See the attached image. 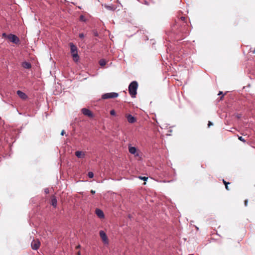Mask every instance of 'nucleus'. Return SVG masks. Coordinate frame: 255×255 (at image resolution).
Instances as JSON below:
<instances>
[{
  "label": "nucleus",
  "instance_id": "33",
  "mask_svg": "<svg viewBox=\"0 0 255 255\" xmlns=\"http://www.w3.org/2000/svg\"><path fill=\"white\" fill-rule=\"evenodd\" d=\"M222 92H220V93H219V95H221V94H222Z\"/></svg>",
  "mask_w": 255,
  "mask_h": 255
},
{
  "label": "nucleus",
  "instance_id": "6",
  "mask_svg": "<svg viewBox=\"0 0 255 255\" xmlns=\"http://www.w3.org/2000/svg\"><path fill=\"white\" fill-rule=\"evenodd\" d=\"M100 236L102 239L103 242L105 244H108V238L106 235V234L103 231H100Z\"/></svg>",
  "mask_w": 255,
  "mask_h": 255
},
{
  "label": "nucleus",
  "instance_id": "21",
  "mask_svg": "<svg viewBox=\"0 0 255 255\" xmlns=\"http://www.w3.org/2000/svg\"><path fill=\"white\" fill-rule=\"evenodd\" d=\"M80 20L83 21H86V20L85 16L83 15H80Z\"/></svg>",
  "mask_w": 255,
  "mask_h": 255
},
{
  "label": "nucleus",
  "instance_id": "15",
  "mask_svg": "<svg viewBox=\"0 0 255 255\" xmlns=\"http://www.w3.org/2000/svg\"><path fill=\"white\" fill-rule=\"evenodd\" d=\"M57 200L55 198H53L51 200V205L55 208L57 206Z\"/></svg>",
  "mask_w": 255,
  "mask_h": 255
},
{
  "label": "nucleus",
  "instance_id": "28",
  "mask_svg": "<svg viewBox=\"0 0 255 255\" xmlns=\"http://www.w3.org/2000/svg\"><path fill=\"white\" fill-rule=\"evenodd\" d=\"M211 125H212V123L211 122L208 121V128H209L210 126H211Z\"/></svg>",
  "mask_w": 255,
  "mask_h": 255
},
{
  "label": "nucleus",
  "instance_id": "14",
  "mask_svg": "<svg viewBox=\"0 0 255 255\" xmlns=\"http://www.w3.org/2000/svg\"><path fill=\"white\" fill-rule=\"evenodd\" d=\"M129 152L130 153L132 154H135L136 152V148L134 146H129Z\"/></svg>",
  "mask_w": 255,
  "mask_h": 255
},
{
  "label": "nucleus",
  "instance_id": "10",
  "mask_svg": "<svg viewBox=\"0 0 255 255\" xmlns=\"http://www.w3.org/2000/svg\"><path fill=\"white\" fill-rule=\"evenodd\" d=\"M126 117H127L128 121L129 123L132 124V123H134L136 122V119L130 114L126 116Z\"/></svg>",
  "mask_w": 255,
  "mask_h": 255
},
{
  "label": "nucleus",
  "instance_id": "4",
  "mask_svg": "<svg viewBox=\"0 0 255 255\" xmlns=\"http://www.w3.org/2000/svg\"><path fill=\"white\" fill-rule=\"evenodd\" d=\"M119 96V94L115 92H111V93H108L103 94L102 96V98L103 99H107L110 98H115L118 97Z\"/></svg>",
  "mask_w": 255,
  "mask_h": 255
},
{
  "label": "nucleus",
  "instance_id": "23",
  "mask_svg": "<svg viewBox=\"0 0 255 255\" xmlns=\"http://www.w3.org/2000/svg\"><path fill=\"white\" fill-rule=\"evenodd\" d=\"M110 114L112 116H116V113L114 110H112L110 111Z\"/></svg>",
  "mask_w": 255,
  "mask_h": 255
},
{
  "label": "nucleus",
  "instance_id": "32",
  "mask_svg": "<svg viewBox=\"0 0 255 255\" xmlns=\"http://www.w3.org/2000/svg\"><path fill=\"white\" fill-rule=\"evenodd\" d=\"M144 3H145V4H148V2H147V1H146V0H145V1H144Z\"/></svg>",
  "mask_w": 255,
  "mask_h": 255
},
{
  "label": "nucleus",
  "instance_id": "5",
  "mask_svg": "<svg viewBox=\"0 0 255 255\" xmlns=\"http://www.w3.org/2000/svg\"><path fill=\"white\" fill-rule=\"evenodd\" d=\"M7 38L10 41V42L15 44H17L19 42L18 37L14 34H8L7 36Z\"/></svg>",
  "mask_w": 255,
  "mask_h": 255
},
{
  "label": "nucleus",
  "instance_id": "31",
  "mask_svg": "<svg viewBox=\"0 0 255 255\" xmlns=\"http://www.w3.org/2000/svg\"><path fill=\"white\" fill-rule=\"evenodd\" d=\"M94 35H95V36H97L98 35V34L97 32H95L94 33Z\"/></svg>",
  "mask_w": 255,
  "mask_h": 255
},
{
  "label": "nucleus",
  "instance_id": "22",
  "mask_svg": "<svg viewBox=\"0 0 255 255\" xmlns=\"http://www.w3.org/2000/svg\"><path fill=\"white\" fill-rule=\"evenodd\" d=\"M238 139L244 142H246V140L242 136H238Z\"/></svg>",
  "mask_w": 255,
  "mask_h": 255
},
{
  "label": "nucleus",
  "instance_id": "3",
  "mask_svg": "<svg viewBox=\"0 0 255 255\" xmlns=\"http://www.w3.org/2000/svg\"><path fill=\"white\" fill-rule=\"evenodd\" d=\"M69 45L70 47L71 53L73 57L74 60L75 61H78L79 59V56L78 54L77 47L73 43H70Z\"/></svg>",
  "mask_w": 255,
  "mask_h": 255
},
{
  "label": "nucleus",
  "instance_id": "26",
  "mask_svg": "<svg viewBox=\"0 0 255 255\" xmlns=\"http://www.w3.org/2000/svg\"><path fill=\"white\" fill-rule=\"evenodd\" d=\"M44 192L46 193V194H48L49 193V189L48 188H45L44 189Z\"/></svg>",
  "mask_w": 255,
  "mask_h": 255
},
{
  "label": "nucleus",
  "instance_id": "1",
  "mask_svg": "<svg viewBox=\"0 0 255 255\" xmlns=\"http://www.w3.org/2000/svg\"><path fill=\"white\" fill-rule=\"evenodd\" d=\"M185 20V17L182 16L180 18L179 22L180 24H176L172 26V30L175 34H188L189 32V30L188 29V26L186 21Z\"/></svg>",
  "mask_w": 255,
  "mask_h": 255
},
{
  "label": "nucleus",
  "instance_id": "30",
  "mask_svg": "<svg viewBox=\"0 0 255 255\" xmlns=\"http://www.w3.org/2000/svg\"><path fill=\"white\" fill-rule=\"evenodd\" d=\"M91 192L92 194H94L95 193V191L92 190L91 191Z\"/></svg>",
  "mask_w": 255,
  "mask_h": 255
},
{
  "label": "nucleus",
  "instance_id": "20",
  "mask_svg": "<svg viewBox=\"0 0 255 255\" xmlns=\"http://www.w3.org/2000/svg\"><path fill=\"white\" fill-rule=\"evenodd\" d=\"M88 176L90 178H92L94 176V173L92 172H89L88 173Z\"/></svg>",
  "mask_w": 255,
  "mask_h": 255
},
{
  "label": "nucleus",
  "instance_id": "13",
  "mask_svg": "<svg viewBox=\"0 0 255 255\" xmlns=\"http://www.w3.org/2000/svg\"><path fill=\"white\" fill-rule=\"evenodd\" d=\"M22 66L23 68L25 69H29L31 67V65L29 62H24L22 64Z\"/></svg>",
  "mask_w": 255,
  "mask_h": 255
},
{
  "label": "nucleus",
  "instance_id": "24",
  "mask_svg": "<svg viewBox=\"0 0 255 255\" xmlns=\"http://www.w3.org/2000/svg\"><path fill=\"white\" fill-rule=\"evenodd\" d=\"M79 37L80 38H83L84 37V34L83 33H80L79 34Z\"/></svg>",
  "mask_w": 255,
  "mask_h": 255
},
{
  "label": "nucleus",
  "instance_id": "29",
  "mask_svg": "<svg viewBox=\"0 0 255 255\" xmlns=\"http://www.w3.org/2000/svg\"><path fill=\"white\" fill-rule=\"evenodd\" d=\"M64 133H65V131H64V130H63L61 131V135H63Z\"/></svg>",
  "mask_w": 255,
  "mask_h": 255
},
{
  "label": "nucleus",
  "instance_id": "18",
  "mask_svg": "<svg viewBox=\"0 0 255 255\" xmlns=\"http://www.w3.org/2000/svg\"><path fill=\"white\" fill-rule=\"evenodd\" d=\"M99 64L101 66H105L106 64V61L104 59H101L99 61Z\"/></svg>",
  "mask_w": 255,
  "mask_h": 255
},
{
  "label": "nucleus",
  "instance_id": "8",
  "mask_svg": "<svg viewBox=\"0 0 255 255\" xmlns=\"http://www.w3.org/2000/svg\"><path fill=\"white\" fill-rule=\"evenodd\" d=\"M82 113L85 115L87 116L90 118H93V114L91 112V111H90L89 109L86 108H83L82 109Z\"/></svg>",
  "mask_w": 255,
  "mask_h": 255
},
{
  "label": "nucleus",
  "instance_id": "19",
  "mask_svg": "<svg viewBox=\"0 0 255 255\" xmlns=\"http://www.w3.org/2000/svg\"><path fill=\"white\" fill-rule=\"evenodd\" d=\"M138 178L142 180L143 181H147V180L148 179V177L145 176H139Z\"/></svg>",
  "mask_w": 255,
  "mask_h": 255
},
{
  "label": "nucleus",
  "instance_id": "12",
  "mask_svg": "<svg viewBox=\"0 0 255 255\" xmlns=\"http://www.w3.org/2000/svg\"><path fill=\"white\" fill-rule=\"evenodd\" d=\"M75 155L79 158H84L85 155V153L81 151H76Z\"/></svg>",
  "mask_w": 255,
  "mask_h": 255
},
{
  "label": "nucleus",
  "instance_id": "27",
  "mask_svg": "<svg viewBox=\"0 0 255 255\" xmlns=\"http://www.w3.org/2000/svg\"><path fill=\"white\" fill-rule=\"evenodd\" d=\"M244 203H245V206H248V200H245Z\"/></svg>",
  "mask_w": 255,
  "mask_h": 255
},
{
  "label": "nucleus",
  "instance_id": "11",
  "mask_svg": "<svg viewBox=\"0 0 255 255\" xmlns=\"http://www.w3.org/2000/svg\"><path fill=\"white\" fill-rule=\"evenodd\" d=\"M95 213L96 215L100 218H104V214L103 212L99 209H96L95 211Z\"/></svg>",
  "mask_w": 255,
  "mask_h": 255
},
{
  "label": "nucleus",
  "instance_id": "2",
  "mask_svg": "<svg viewBox=\"0 0 255 255\" xmlns=\"http://www.w3.org/2000/svg\"><path fill=\"white\" fill-rule=\"evenodd\" d=\"M138 88V83L136 81L131 82L128 86V92L129 95L132 98H135L137 94V89Z\"/></svg>",
  "mask_w": 255,
  "mask_h": 255
},
{
  "label": "nucleus",
  "instance_id": "16",
  "mask_svg": "<svg viewBox=\"0 0 255 255\" xmlns=\"http://www.w3.org/2000/svg\"><path fill=\"white\" fill-rule=\"evenodd\" d=\"M104 6L106 8H107V9L110 10H114L115 9L114 8V7L113 6V5H108L105 4L104 5Z\"/></svg>",
  "mask_w": 255,
  "mask_h": 255
},
{
  "label": "nucleus",
  "instance_id": "17",
  "mask_svg": "<svg viewBox=\"0 0 255 255\" xmlns=\"http://www.w3.org/2000/svg\"><path fill=\"white\" fill-rule=\"evenodd\" d=\"M223 182L224 183V184H225V187H226V189L227 190H229V187H228V184H230V183L229 182H226L225 180H223Z\"/></svg>",
  "mask_w": 255,
  "mask_h": 255
},
{
  "label": "nucleus",
  "instance_id": "34",
  "mask_svg": "<svg viewBox=\"0 0 255 255\" xmlns=\"http://www.w3.org/2000/svg\"><path fill=\"white\" fill-rule=\"evenodd\" d=\"M78 255H80V252H78Z\"/></svg>",
  "mask_w": 255,
  "mask_h": 255
},
{
  "label": "nucleus",
  "instance_id": "25",
  "mask_svg": "<svg viewBox=\"0 0 255 255\" xmlns=\"http://www.w3.org/2000/svg\"><path fill=\"white\" fill-rule=\"evenodd\" d=\"M7 36H8V35H7L5 33H3L2 34V36L3 37L7 38Z\"/></svg>",
  "mask_w": 255,
  "mask_h": 255
},
{
  "label": "nucleus",
  "instance_id": "7",
  "mask_svg": "<svg viewBox=\"0 0 255 255\" xmlns=\"http://www.w3.org/2000/svg\"><path fill=\"white\" fill-rule=\"evenodd\" d=\"M31 248L34 250H37L40 246V242L38 241H35L34 240L31 242Z\"/></svg>",
  "mask_w": 255,
  "mask_h": 255
},
{
  "label": "nucleus",
  "instance_id": "9",
  "mask_svg": "<svg viewBox=\"0 0 255 255\" xmlns=\"http://www.w3.org/2000/svg\"><path fill=\"white\" fill-rule=\"evenodd\" d=\"M18 96L22 100H25L27 98V95L23 92L18 90L16 92Z\"/></svg>",
  "mask_w": 255,
  "mask_h": 255
}]
</instances>
